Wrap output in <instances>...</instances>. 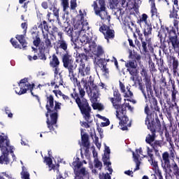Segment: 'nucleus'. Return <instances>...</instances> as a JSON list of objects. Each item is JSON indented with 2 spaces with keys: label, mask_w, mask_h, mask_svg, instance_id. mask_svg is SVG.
I'll return each mask as SVG.
<instances>
[{
  "label": "nucleus",
  "mask_w": 179,
  "mask_h": 179,
  "mask_svg": "<svg viewBox=\"0 0 179 179\" xmlns=\"http://www.w3.org/2000/svg\"><path fill=\"white\" fill-rule=\"evenodd\" d=\"M113 96V98H110V101L116 110V117L120 121L119 122L120 129L122 131H127L128 127H131V122L128 116H127V108L129 111H134V108L129 106V103L127 102L120 106V103H121V95L118 91H114Z\"/></svg>",
  "instance_id": "nucleus-3"
},
{
  "label": "nucleus",
  "mask_w": 179,
  "mask_h": 179,
  "mask_svg": "<svg viewBox=\"0 0 179 179\" xmlns=\"http://www.w3.org/2000/svg\"><path fill=\"white\" fill-rule=\"evenodd\" d=\"M138 89L141 90V92L143 93L145 99V103H148L149 101V99H150V95L149 94L150 91H147L148 94H146V92H145V85L141 83L138 84Z\"/></svg>",
  "instance_id": "nucleus-26"
},
{
  "label": "nucleus",
  "mask_w": 179,
  "mask_h": 179,
  "mask_svg": "<svg viewBox=\"0 0 179 179\" xmlns=\"http://www.w3.org/2000/svg\"><path fill=\"white\" fill-rule=\"evenodd\" d=\"M113 15L116 16V19H117L120 22L122 21L124 26L128 27V29H129L130 31L134 34V37H136V35L135 34V33H136L141 43H143V41H143V38H142L143 35L142 34H141V30H139V28L136 27V24H135L134 22L131 21L130 23L129 22H128V20H127V15H125V13H124V11H122V10L118 8L116 9V10L114 11Z\"/></svg>",
  "instance_id": "nucleus-9"
},
{
  "label": "nucleus",
  "mask_w": 179,
  "mask_h": 179,
  "mask_svg": "<svg viewBox=\"0 0 179 179\" xmlns=\"http://www.w3.org/2000/svg\"><path fill=\"white\" fill-rule=\"evenodd\" d=\"M95 15L99 16L102 20H108V14L106 10V7L100 8L99 10L96 11Z\"/></svg>",
  "instance_id": "nucleus-24"
},
{
  "label": "nucleus",
  "mask_w": 179,
  "mask_h": 179,
  "mask_svg": "<svg viewBox=\"0 0 179 179\" xmlns=\"http://www.w3.org/2000/svg\"><path fill=\"white\" fill-rule=\"evenodd\" d=\"M141 155H143V154H142V148L136 150V153L133 152V157L136 163V169H134V171L139 170V166H141Z\"/></svg>",
  "instance_id": "nucleus-20"
},
{
  "label": "nucleus",
  "mask_w": 179,
  "mask_h": 179,
  "mask_svg": "<svg viewBox=\"0 0 179 179\" xmlns=\"http://www.w3.org/2000/svg\"><path fill=\"white\" fill-rule=\"evenodd\" d=\"M50 85L54 87L55 89H58L60 86L64 85V80L62 77L59 76V77L55 76L53 80L51 81Z\"/></svg>",
  "instance_id": "nucleus-22"
},
{
  "label": "nucleus",
  "mask_w": 179,
  "mask_h": 179,
  "mask_svg": "<svg viewBox=\"0 0 179 179\" xmlns=\"http://www.w3.org/2000/svg\"><path fill=\"white\" fill-rule=\"evenodd\" d=\"M83 163L87 164L86 161L82 162L79 157H76L71 164L74 171L75 179H90V173L86 167H83Z\"/></svg>",
  "instance_id": "nucleus-8"
},
{
  "label": "nucleus",
  "mask_w": 179,
  "mask_h": 179,
  "mask_svg": "<svg viewBox=\"0 0 179 179\" xmlns=\"http://www.w3.org/2000/svg\"><path fill=\"white\" fill-rule=\"evenodd\" d=\"M57 44L58 45H66V41H65V40H64V38H63L58 41Z\"/></svg>",
  "instance_id": "nucleus-55"
},
{
  "label": "nucleus",
  "mask_w": 179,
  "mask_h": 179,
  "mask_svg": "<svg viewBox=\"0 0 179 179\" xmlns=\"http://www.w3.org/2000/svg\"><path fill=\"white\" fill-rule=\"evenodd\" d=\"M127 71L129 73V75H131L130 80L134 82L133 86H135V85H136V80H138V73H139L138 67L127 69Z\"/></svg>",
  "instance_id": "nucleus-21"
},
{
  "label": "nucleus",
  "mask_w": 179,
  "mask_h": 179,
  "mask_svg": "<svg viewBox=\"0 0 179 179\" xmlns=\"http://www.w3.org/2000/svg\"><path fill=\"white\" fill-rule=\"evenodd\" d=\"M62 97L63 100H65V101H69V96L63 94Z\"/></svg>",
  "instance_id": "nucleus-64"
},
{
  "label": "nucleus",
  "mask_w": 179,
  "mask_h": 179,
  "mask_svg": "<svg viewBox=\"0 0 179 179\" xmlns=\"http://www.w3.org/2000/svg\"><path fill=\"white\" fill-rule=\"evenodd\" d=\"M96 65H98L99 68H104L107 65V61L105 60V59H99V57H95L94 61Z\"/></svg>",
  "instance_id": "nucleus-28"
},
{
  "label": "nucleus",
  "mask_w": 179,
  "mask_h": 179,
  "mask_svg": "<svg viewBox=\"0 0 179 179\" xmlns=\"http://www.w3.org/2000/svg\"><path fill=\"white\" fill-rule=\"evenodd\" d=\"M94 166L95 169H98V170H101V169H103V163H101L99 159L95 158L94 159Z\"/></svg>",
  "instance_id": "nucleus-36"
},
{
  "label": "nucleus",
  "mask_w": 179,
  "mask_h": 179,
  "mask_svg": "<svg viewBox=\"0 0 179 179\" xmlns=\"http://www.w3.org/2000/svg\"><path fill=\"white\" fill-rule=\"evenodd\" d=\"M139 23H145V24H148V15L143 14L142 17L140 18Z\"/></svg>",
  "instance_id": "nucleus-43"
},
{
  "label": "nucleus",
  "mask_w": 179,
  "mask_h": 179,
  "mask_svg": "<svg viewBox=\"0 0 179 179\" xmlns=\"http://www.w3.org/2000/svg\"><path fill=\"white\" fill-rule=\"evenodd\" d=\"M93 8H94V10L96 13V12H97L99 10H100V8H99L98 6H97V2L94 1V3L92 5Z\"/></svg>",
  "instance_id": "nucleus-60"
},
{
  "label": "nucleus",
  "mask_w": 179,
  "mask_h": 179,
  "mask_svg": "<svg viewBox=\"0 0 179 179\" xmlns=\"http://www.w3.org/2000/svg\"><path fill=\"white\" fill-rule=\"evenodd\" d=\"M152 29L151 24H145L144 36L145 40L143 41V45H152V39L149 37V34H152Z\"/></svg>",
  "instance_id": "nucleus-17"
},
{
  "label": "nucleus",
  "mask_w": 179,
  "mask_h": 179,
  "mask_svg": "<svg viewBox=\"0 0 179 179\" xmlns=\"http://www.w3.org/2000/svg\"><path fill=\"white\" fill-rule=\"evenodd\" d=\"M99 179H111V176L108 173H100Z\"/></svg>",
  "instance_id": "nucleus-47"
},
{
  "label": "nucleus",
  "mask_w": 179,
  "mask_h": 179,
  "mask_svg": "<svg viewBox=\"0 0 179 179\" xmlns=\"http://www.w3.org/2000/svg\"><path fill=\"white\" fill-rule=\"evenodd\" d=\"M38 29H42L43 34H44V30L45 31H47V33L48 34V24L45 21H43V22L41 23V24L38 26Z\"/></svg>",
  "instance_id": "nucleus-35"
},
{
  "label": "nucleus",
  "mask_w": 179,
  "mask_h": 179,
  "mask_svg": "<svg viewBox=\"0 0 179 179\" xmlns=\"http://www.w3.org/2000/svg\"><path fill=\"white\" fill-rule=\"evenodd\" d=\"M100 8H106V1L104 0H99Z\"/></svg>",
  "instance_id": "nucleus-59"
},
{
  "label": "nucleus",
  "mask_w": 179,
  "mask_h": 179,
  "mask_svg": "<svg viewBox=\"0 0 179 179\" xmlns=\"http://www.w3.org/2000/svg\"><path fill=\"white\" fill-rule=\"evenodd\" d=\"M141 75L144 78L143 80L145 83L147 91L149 92L152 90V81H150V77L148 76V71L145 70V67H142Z\"/></svg>",
  "instance_id": "nucleus-19"
},
{
  "label": "nucleus",
  "mask_w": 179,
  "mask_h": 179,
  "mask_svg": "<svg viewBox=\"0 0 179 179\" xmlns=\"http://www.w3.org/2000/svg\"><path fill=\"white\" fill-rule=\"evenodd\" d=\"M179 17H176L173 21V25L169 27L161 25V29L158 31L157 37L161 45H179L178 30Z\"/></svg>",
  "instance_id": "nucleus-4"
},
{
  "label": "nucleus",
  "mask_w": 179,
  "mask_h": 179,
  "mask_svg": "<svg viewBox=\"0 0 179 179\" xmlns=\"http://www.w3.org/2000/svg\"><path fill=\"white\" fill-rule=\"evenodd\" d=\"M94 142L96 148H98L99 149H100V148H101V143H100L99 141V137L94 136Z\"/></svg>",
  "instance_id": "nucleus-45"
},
{
  "label": "nucleus",
  "mask_w": 179,
  "mask_h": 179,
  "mask_svg": "<svg viewBox=\"0 0 179 179\" xmlns=\"http://www.w3.org/2000/svg\"><path fill=\"white\" fill-rule=\"evenodd\" d=\"M171 168L173 170L174 174H177L178 176H179V168H178V166L177 165V164L176 162L172 164Z\"/></svg>",
  "instance_id": "nucleus-42"
},
{
  "label": "nucleus",
  "mask_w": 179,
  "mask_h": 179,
  "mask_svg": "<svg viewBox=\"0 0 179 179\" xmlns=\"http://www.w3.org/2000/svg\"><path fill=\"white\" fill-rule=\"evenodd\" d=\"M156 131H152V135L148 134L146 136L145 138V142L147 143H149L150 146H152V149L155 150L156 153L162 149V146H163V141H155V138H156V134H155Z\"/></svg>",
  "instance_id": "nucleus-12"
},
{
  "label": "nucleus",
  "mask_w": 179,
  "mask_h": 179,
  "mask_svg": "<svg viewBox=\"0 0 179 179\" xmlns=\"http://www.w3.org/2000/svg\"><path fill=\"white\" fill-rule=\"evenodd\" d=\"M77 6L76 0H71V8L75 9Z\"/></svg>",
  "instance_id": "nucleus-56"
},
{
  "label": "nucleus",
  "mask_w": 179,
  "mask_h": 179,
  "mask_svg": "<svg viewBox=\"0 0 179 179\" xmlns=\"http://www.w3.org/2000/svg\"><path fill=\"white\" fill-rule=\"evenodd\" d=\"M21 27L23 29L24 33L27 31V22H23L21 24Z\"/></svg>",
  "instance_id": "nucleus-57"
},
{
  "label": "nucleus",
  "mask_w": 179,
  "mask_h": 179,
  "mask_svg": "<svg viewBox=\"0 0 179 179\" xmlns=\"http://www.w3.org/2000/svg\"><path fill=\"white\" fill-rule=\"evenodd\" d=\"M62 5L64 10H66L67 8H69V3H68V0H63Z\"/></svg>",
  "instance_id": "nucleus-52"
},
{
  "label": "nucleus",
  "mask_w": 179,
  "mask_h": 179,
  "mask_svg": "<svg viewBox=\"0 0 179 179\" xmlns=\"http://www.w3.org/2000/svg\"><path fill=\"white\" fill-rule=\"evenodd\" d=\"M125 66L127 69L138 68V63H136V60H129L125 63Z\"/></svg>",
  "instance_id": "nucleus-31"
},
{
  "label": "nucleus",
  "mask_w": 179,
  "mask_h": 179,
  "mask_svg": "<svg viewBox=\"0 0 179 179\" xmlns=\"http://www.w3.org/2000/svg\"><path fill=\"white\" fill-rule=\"evenodd\" d=\"M21 178L30 179V173H29V171H27V169H26L24 166H22Z\"/></svg>",
  "instance_id": "nucleus-30"
},
{
  "label": "nucleus",
  "mask_w": 179,
  "mask_h": 179,
  "mask_svg": "<svg viewBox=\"0 0 179 179\" xmlns=\"http://www.w3.org/2000/svg\"><path fill=\"white\" fill-rule=\"evenodd\" d=\"M58 65H59V60H58V57L54 55L52 61L50 62V66H52V68H57Z\"/></svg>",
  "instance_id": "nucleus-33"
},
{
  "label": "nucleus",
  "mask_w": 179,
  "mask_h": 179,
  "mask_svg": "<svg viewBox=\"0 0 179 179\" xmlns=\"http://www.w3.org/2000/svg\"><path fill=\"white\" fill-rule=\"evenodd\" d=\"M110 148L105 145V152L103 157V164H108V166H111V162H110Z\"/></svg>",
  "instance_id": "nucleus-25"
},
{
  "label": "nucleus",
  "mask_w": 179,
  "mask_h": 179,
  "mask_svg": "<svg viewBox=\"0 0 179 179\" xmlns=\"http://www.w3.org/2000/svg\"><path fill=\"white\" fill-rule=\"evenodd\" d=\"M76 62H79L78 66V78H81V84L85 87L88 96L96 100L99 99V90L97 86L94 83V79L90 76V66L86 65L87 56L85 54L79 55L76 59Z\"/></svg>",
  "instance_id": "nucleus-2"
},
{
  "label": "nucleus",
  "mask_w": 179,
  "mask_h": 179,
  "mask_svg": "<svg viewBox=\"0 0 179 179\" xmlns=\"http://www.w3.org/2000/svg\"><path fill=\"white\" fill-rule=\"evenodd\" d=\"M178 10L176 8H173L170 10V14H169V17L170 19H173V20L176 19V17H178Z\"/></svg>",
  "instance_id": "nucleus-34"
},
{
  "label": "nucleus",
  "mask_w": 179,
  "mask_h": 179,
  "mask_svg": "<svg viewBox=\"0 0 179 179\" xmlns=\"http://www.w3.org/2000/svg\"><path fill=\"white\" fill-rule=\"evenodd\" d=\"M62 50H64V51H66V50H68V46H66V45H59L58 47H57V54H58V52H62Z\"/></svg>",
  "instance_id": "nucleus-46"
},
{
  "label": "nucleus",
  "mask_w": 179,
  "mask_h": 179,
  "mask_svg": "<svg viewBox=\"0 0 179 179\" xmlns=\"http://www.w3.org/2000/svg\"><path fill=\"white\" fill-rule=\"evenodd\" d=\"M66 54L63 56V64L64 68H67L69 69V76L70 80L75 86L78 87L79 94H78L75 90L73 94H71V96L73 99H75L76 104H78L85 121L87 122H92L91 117H90V106H89V103H87V100L83 98L85 97V94H86V92L85 90L80 87V83L78 82V78H75V75H73V59H72V56L68 54V52L66 51Z\"/></svg>",
  "instance_id": "nucleus-1"
},
{
  "label": "nucleus",
  "mask_w": 179,
  "mask_h": 179,
  "mask_svg": "<svg viewBox=\"0 0 179 179\" xmlns=\"http://www.w3.org/2000/svg\"><path fill=\"white\" fill-rule=\"evenodd\" d=\"M120 2L122 8L128 7V2H127V0H120Z\"/></svg>",
  "instance_id": "nucleus-58"
},
{
  "label": "nucleus",
  "mask_w": 179,
  "mask_h": 179,
  "mask_svg": "<svg viewBox=\"0 0 179 179\" xmlns=\"http://www.w3.org/2000/svg\"><path fill=\"white\" fill-rule=\"evenodd\" d=\"M171 148H169L170 152V158L175 159L176 158V150H174V145L170 143Z\"/></svg>",
  "instance_id": "nucleus-39"
},
{
  "label": "nucleus",
  "mask_w": 179,
  "mask_h": 179,
  "mask_svg": "<svg viewBox=\"0 0 179 179\" xmlns=\"http://www.w3.org/2000/svg\"><path fill=\"white\" fill-rule=\"evenodd\" d=\"M153 150L150 149L149 147H147V153L148 155V162L150 163L152 170L155 171V174L153 175L154 179H163V176H162V171L159 170V165H157V162H156L153 159V154H152Z\"/></svg>",
  "instance_id": "nucleus-11"
},
{
  "label": "nucleus",
  "mask_w": 179,
  "mask_h": 179,
  "mask_svg": "<svg viewBox=\"0 0 179 179\" xmlns=\"http://www.w3.org/2000/svg\"><path fill=\"white\" fill-rule=\"evenodd\" d=\"M0 149L2 153L0 157V164H9V158H8L9 152L12 153L13 160L16 159V156L13 154V147L10 146L8 136L3 134H0Z\"/></svg>",
  "instance_id": "nucleus-7"
},
{
  "label": "nucleus",
  "mask_w": 179,
  "mask_h": 179,
  "mask_svg": "<svg viewBox=\"0 0 179 179\" xmlns=\"http://www.w3.org/2000/svg\"><path fill=\"white\" fill-rule=\"evenodd\" d=\"M15 38L22 45L26 44V39L24 38V35H17Z\"/></svg>",
  "instance_id": "nucleus-40"
},
{
  "label": "nucleus",
  "mask_w": 179,
  "mask_h": 179,
  "mask_svg": "<svg viewBox=\"0 0 179 179\" xmlns=\"http://www.w3.org/2000/svg\"><path fill=\"white\" fill-rule=\"evenodd\" d=\"M47 104H46V110L48 113H46L47 120V124L48 128L50 131H54L55 128H57V120L58 118V111L61 110L62 103L59 102L55 101L54 105V96L52 95L48 96L47 98ZM48 114L50 115V121L48 119Z\"/></svg>",
  "instance_id": "nucleus-5"
},
{
  "label": "nucleus",
  "mask_w": 179,
  "mask_h": 179,
  "mask_svg": "<svg viewBox=\"0 0 179 179\" xmlns=\"http://www.w3.org/2000/svg\"><path fill=\"white\" fill-rule=\"evenodd\" d=\"M44 162L48 166L50 171L55 170V166L52 164V159L50 157H45Z\"/></svg>",
  "instance_id": "nucleus-32"
},
{
  "label": "nucleus",
  "mask_w": 179,
  "mask_h": 179,
  "mask_svg": "<svg viewBox=\"0 0 179 179\" xmlns=\"http://www.w3.org/2000/svg\"><path fill=\"white\" fill-rule=\"evenodd\" d=\"M132 52H130V57L134 59L133 61H141V56L139 55H136V56H132Z\"/></svg>",
  "instance_id": "nucleus-54"
},
{
  "label": "nucleus",
  "mask_w": 179,
  "mask_h": 179,
  "mask_svg": "<svg viewBox=\"0 0 179 179\" xmlns=\"http://www.w3.org/2000/svg\"><path fill=\"white\" fill-rule=\"evenodd\" d=\"M96 117L99 118V120H102V121H103L101 123V127H108V125H110V120H108V118L99 114L96 115Z\"/></svg>",
  "instance_id": "nucleus-29"
},
{
  "label": "nucleus",
  "mask_w": 179,
  "mask_h": 179,
  "mask_svg": "<svg viewBox=\"0 0 179 179\" xmlns=\"http://www.w3.org/2000/svg\"><path fill=\"white\" fill-rule=\"evenodd\" d=\"M73 30V29H71V27H66L64 31L66 33L67 36L71 38V40L73 44L76 45V42L79 41V31L80 30V29H79V24H76Z\"/></svg>",
  "instance_id": "nucleus-14"
},
{
  "label": "nucleus",
  "mask_w": 179,
  "mask_h": 179,
  "mask_svg": "<svg viewBox=\"0 0 179 179\" xmlns=\"http://www.w3.org/2000/svg\"><path fill=\"white\" fill-rule=\"evenodd\" d=\"M32 38H33V44L34 45H40L41 43V39L40 38V35H38V33L32 31Z\"/></svg>",
  "instance_id": "nucleus-27"
},
{
  "label": "nucleus",
  "mask_w": 179,
  "mask_h": 179,
  "mask_svg": "<svg viewBox=\"0 0 179 179\" xmlns=\"http://www.w3.org/2000/svg\"><path fill=\"white\" fill-rule=\"evenodd\" d=\"M123 93H124V97H132V96H134V94L132 93V92H131V90H129V88L128 87Z\"/></svg>",
  "instance_id": "nucleus-44"
},
{
  "label": "nucleus",
  "mask_w": 179,
  "mask_h": 179,
  "mask_svg": "<svg viewBox=\"0 0 179 179\" xmlns=\"http://www.w3.org/2000/svg\"><path fill=\"white\" fill-rule=\"evenodd\" d=\"M173 2V8L179 10V4L178 0H172Z\"/></svg>",
  "instance_id": "nucleus-48"
},
{
  "label": "nucleus",
  "mask_w": 179,
  "mask_h": 179,
  "mask_svg": "<svg viewBox=\"0 0 179 179\" xmlns=\"http://www.w3.org/2000/svg\"><path fill=\"white\" fill-rule=\"evenodd\" d=\"M27 58L29 61H36V59H37V56L34 55V57H31V55H28Z\"/></svg>",
  "instance_id": "nucleus-62"
},
{
  "label": "nucleus",
  "mask_w": 179,
  "mask_h": 179,
  "mask_svg": "<svg viewBox=\"0 0 179 179\" xmlns=\"http://www.w3.org/2000/svg\"><path fill=\"white\" fill-rule=\"evenodd\" d=\"M43 34V39H44L45 44H46V45H51V43L52 41L48 38V34L46 33Z\"/></svg>",
  "instance_id": "nucleus-41"
},
{
  "label": "nucleus",
  "mask_w": 179,
  "mask_h": 179,
  "mask_svg": "<svg viewBox=\"0 0 179 179\" xmlns=\"http://www.w3.org/2000/svg\"><path fill=\"white\" fill-rule=\"evenodd\" d=\"M85 52H92L96 57H101L104 54V50L101 46L99 45H89L84 48Z\"/></svg>",
  "instance_id": "nucleus-15"
},
{
  "label": "nucleus",
  "mask_w": 179,
  "mask_h": 179,
  "mask_svg": "<svg viewBox=\"0 0 179 179\" xmlns=\"http://www.w3.org/2000/svg\"><path fill=\"white\" fill-rule=\"evenodd\" d=\"M28 78H24L22 79L20 83H18L19 88H15V92L17 94H19V96H22V94H24L27 93V90H30L31 94L34 96V97H36L37 100H38V96L34 95L33 93V87H34V84L31 85L27 81Z\"/></svg>",
  "instance_id": "nucleus-10"
},
{
  "label": "nucleus",
  "mask_w": 179,
  "mask_h": 179,
  "mask_svg": "<svg viewBox=\"0 0 179 179\" xmlns=\"http://www.w3.org/2000/svg\"><path fill=\"white\" fill-rule=\"evenodd\" d=\"M31 48L41 59H43L44 61L47 59L45 54L48 51V47H45L44 45H34Z\"/></svg>",
  "instance_id": "nucleus-16"
},
{
  "label": "nucleus",
  "mask_w": 179,
  "mask_h": 179,
  "mask_svg": "<svg viewBox=\"0 0 179 179\" xmlns=\"http://www.w3.org/2000/svg\"><path fill=\"white\" fill-rule=\"evenodd\" d=\"M52 10L53 12V15L56 16V17H59V10H58V8L53 7L52 8Z\"/></svg>",
  "instance_id": "nucleus-49"
},
{
  "label": "nucleus",
  "mask_w": 179,
  "mask_h": 179,
  "mask_svg": "<svg viewBox=\"0 0 179 179\" xmlns=\"http://www.w3.org/2000/svg\"><path fill=\"white\" fill-rule=\"evenodd\" d=\"M162 167L166 173V178H171V176L170 175V173L171 172V164H170V154L167 152L162 154Z\"/></svg>",
  "instance_id": "nucleus-13"
},
{
  "label": "nucleus",
  "mask_w": 179,
  "mask_h": 179,
  "mask_svg": "<svg viewBox=\"0 0 179 179\" xmlns=\"http://www.w3.org/2000/svg\"><path fill=\"white\" fill-rule=\"evenodd\" d=\"M111 61L112 62H114L115 66H116L117 69H118V62L117 61V59L115 57H113Z\"/></svg>",
  "instance_id": "nucleus-63"
},
{
  "label": "nucleus",
  "mask_w": 179,
  "mask_h": 179,
  "mask_svg": "<svg viewBox=\"0 0 179 179\" xmlns=\"http://www.w3.org/2000/svg\"><path fill=\"white\" fill-rule=\"evenodd\" d=\"M79 13L81 24H79L80 31L78 32V38H80V41L82 43L81 45H86V44H89V45H96L97 38H89V34L86 33V31L90 29L89 23L87 20H85V16H86V14H84L82 12V10H80Z\"/></svg>",
  "instance_id": "nucleus-6"
},
{
  "label": "nucleus",
  "mask_w": 179,
  "mask_h": 179,
  "mask_svg": "<svg viewBox=\"0 0 179 179\" xmlns=\"http://www.w3.org/2000/svg\"><path fill=\"white\" fill-rule=\"evenodd\" d=\"M99 31L103 33L105 38L108 41L110 38H114L115 37V31L113 29H110L107 25H102L99 28Z\"/></svg>",
  "instance_id": "nucleus-18"
},
{
  "label": "nucleus",
  "mask_w": 179,
  "mask_h": 179,
  "mask_svg": "<svg viewBox=\"0 0 179 179\" xmlns=\"http://www.w3.org/2000/svg\"><path fill=\"white\" fill-rule=\"evenodd\" d=\"M120 90L121 92H122V93H125V85H124V84H122V83L120 82Z\"/></svg>",
  "instance_id": "nucleus-61"
},
{
  "label": "nucleus",
  "mask_w": 179,
  "mask_h": 179,
  "mask_svg": "<svg viewBox=\"0 0 179 179\" xmlns=\"http://www.w3.org/2000/svg\"><path fill=\"white\" fill-rule=\"evenodd\" d=\"M177 93H178L177 90H172V101H176Z\"/></svg>",
  "instance_id": "nucleus-53"
},
{
  "label": "nucleus",
  "mask_w": 179,
  "mask_h": 179,
  "mask_svg": "<svg viewBox=\"0 0 179 179\" xmlns=\"http://www.w3.org/2000/svg\"><path fill=\"white\" fill-rule=\"evenodd\" d=\"M172 59L173 73H177V72H178V60L176 59L174 57H172Z\"/></svg>",
  "instance_id": "nucleus-37"
},
{
  "label": "nucleus",
  "mask_w": 179,
  "mask_h": 179,
  "mask_svg": "<svg viewBox=\"0 0 179 179\" xmlns=\"http://www.w3.org/2000/svg\"><path fill=\"white\" fill-rule=\"evenodd\" d=\"M150 3H151V16H156V15H157V8H156V3H155V1L150 2Z\"/></svg>",
  "instance_id": "nucleus-38"
},
{
  "label": "nucleus",
  "mask_w": 179,
  "mask_h": 179,
  "mask_svg": "<svg viewBox=\"0 0 179 179\" xmlns=\"http://www.w3.org/2000/svg\"><path fill=\"white\" fill-rule=\"evenodd\" d=\"M102 72L105 76H108L109 71L106 66L101 68Z\"/></svg>",
  "instance_id": "nucleus-50"
},
{
  "label": "nucleus",
  "mask_w": 179,
  "mask_h": 179,
  "mask_svg": "<svg viewBox=\"0 0 179 179\" xmlns=\"http://www.w3.org/2000/svg\"><path fill=\"white\" fill-rule=\"evenodd\" d=\"M5 111H6V114L8 115V117L9 118H12L13 117V114H12V113H10V109H9L8 107L5 108Z\"/></svg>",
  "instance_id": "nucleus-51"
},
{
  "label": "nucleus",
  "mask_w": 179,
  "mask_h": 179,
  "mask_svg": "<svg viewBox=\"0 0 179 179\" xmlns=\"http://www.w3.org/2000/svg\"><path fill=\"white\" fill-rule=\"evenodd\" d=\"M81 132V139H82V143L85 148H86L85 152H87V149H89V146L90 145V143H89V136L87 134H85V131H83V129H80Z\"/></svg>",
  "instance_id": "nucleus-23"
}]
</instances>
